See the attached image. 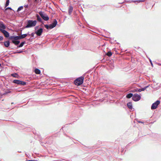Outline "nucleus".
Returning a JSON list of instances; mask_svg holds the SVG:
<instances>
[{
    "mask_svg": "<svg viewBox=\"0 0 161 161\" xmlns=\"http://www.w3.org/2000/svg\"><path fill=\"white\" fill-rule=\"evenodd\" d=\"M138 88H136V89H134L132 90H131V92H138Z\"/></svg>",
    "mask_w": 161,
    "mask_h": 161,
    "instance_id": "nucleus-30",
    "label": "nucleus"
},
{
    "mask_svg": "<svg viewBox=\"0 0 161 161\" xmlns=\"http://www.w3.org/2000/svg\"><path fill=\"white\" fill-rule=\"evenodd\" d=\"M23 52V51L22 50H21V51H18V50H17L16 51L14 52L13 53L14 54L20 53H21Z\"/></svg>",
    "mask_w": 161,
    "mask_h": 161,
    "instance_id": "nucleus-25",
    "label": "nucleus"
},
{
    "mask_svg": "<svg viewBox=\"0 0 161 161\" xmlns=\"http://www.w3.org/2000/svg\"><path fill=\"white\" fill-rule=\"evenodd\" d=\"M25 43V41H23L21 42V43L19 44V45H18L17 46V48H16V49H17L18 47H23L24 44Z\"/></svg>",
    "mask_w": 161,
    "mask_h": 161,
    "instance_id": "nucleus-17",
    "label": "nucleus"
},
{
    "mask_svg": "<svg viewBox=\"0 0 161 161\" xmlns=\"http://www.w3.org/2000/svg\"><path fill=\"white\" fill-rule=\"evenodd\" d=\"M160 103V101L159 100H157L155 102L152 104L151 107V109L152 110L156 109Z\"/></svg>",
    "mask_w": 161,
    "mask_h": 161,
    "instance_id": "nucleus-6",
    "label": "nucleus"
},
{
    "mask_svg": "<svg viewBox=\"0 0 161 161\" xmlns=\"http://www.w3.org/2000/svg\"><path fill=\"white\" fill-rule=\"evenodd\" d=\"M23 8V6H20L17 9V12H18L22 9Z\"/></svg>",
    "mask_w": 161,
    "mask_h": 161,
    "instance_id": "nucleus-23",
    "label": "nucleus"
},
{
    "mask_svg": "<svg viewBox=\"0 0 161 161\" xmlns=\"http://www.w3.org/2000/svg\"><path fill=\"white\" fill-rule=\"evenodd\" d=\"M11 92V91L9 90H8L7 91L5 92V93H4V94H7L8 93H10Z\"/></svg>",
    "mask_w": 161,
    "mask_h": 161,
    "instance_id": "nucleus-29",
    "label": "nucleus"
},
{
    "mask_svg": "<svg viewBox=\"0 0 161 161\" xmlns=\"http://www.w3.org/2000/svg\"><path fill=\"white\" fill-rule=\"evenodd\" d=\"M18 152L20 153H21V152H20V151H19V152Z\"/></svg>",
    "mask_w": 161,
    "mask_h": 161,
    "instance_id": "nucleus-47",
    "label": "nucleus"
},
{
    "mask_svg": "<svg viewBox=\"0 0 161 161\" xmlns=\"http://www.w3.org/2000/svg\"><path fill=\"white\" fill-rule=\"evenodd\" d=\"M37 21L33 20H27V24L25 26V28H29L35 26L36 25Z\"/></svg>",
    "mask_w": 161,
    "mask_h": 161,
    "instance_id": "nucleus-2",
    "label": "nucleus"
},
{
    "mask_svg": "<svg viewBox=\"0 0 161 161\" xmlns=\"http://www.w3.org/2000/svg\"><path fill=\"white\" fill-rule=\"evenodd\" d=\"M80 24H81L80 22H79L78 23V24H79V25H80Z\"/></svg>",
    "mask_w": 161,
    "mask_h": 161,
    "instance_id": "nucleus-43",
    "label": "nucleus"
},
{
    "mask_svg": "<svg viewBox=\"0 0 161 161\" xmlns=\"http://www.w3.org/2000/svg\"><path fill=\"white\" fill-rule=\"evenodd\" d=\"M10 36L9 37V40H10L11 41H12V42L13 43H14V42H16V40H17L16 39V38H12V37L13 36Z\"/></svg>",
    "mask_w": 161,
    "mask_h": 161,
    "instance_id": "nucleus-11",
    "label": "nucleus"
},
{
    "mask_svg": "<svg viewBox=\"0 0 161 161\" xmlns=\"http://www.w3.org/2000/svg\"><path fill=\"white\" fill-rule=\"evenodd\" d=\"M28 2H30L31 1V0H28Z\"/></svg>",
    "mask_w": 161,
    "mask_h": 161,
    "instance_id": "nucleus-42",
    "label": "nucleus"
},
{
    "mask_svg": "<svg viewBox=\"0 0 161 161\" xmlns=\"http://www.w3.org/2000/svg\"><path fill=\"white\" fill-rule=\"evenodd\" d=\"M141 99V96L136 93L134 94L132 97V99L135 102L139 101Z\"/></svg>",
    "mask_w": 161,
    "mask_h": 161,
    "instance_id": "nucleus-7",
    "label": "nucleus"
},
{
    "mask_svg": "<svg viewBox=\"0 0 161 161\" xmlns=\"http://www.w3.org/2000/svg\"><path fill=\"white\" fill-rule=\"evenodd\" d=\"M29 33V32H28L27 33H26V34H27V36L28 35L30 36V34H30Z\"/></svg>",
    "mask_w": 161,
    "mask_h": 161,
    "instance_id": "nucleus-40",
    "label": "nucleus"
},
{
    "mask_svg": "<svg viewBox=\"0 0 161 161\" xmlns=\"http://www.w3.org/2000/svg\"><path fill=\"white\" fill-rule=\"evenodd\" d=\"M35 33L32 32L31 34L30 35L32 37H34L35 34Z\"/></svg>",
    "mask_w": 161,
    "mask_h": 161,
    "instance_id": "nucleus-34",
    "label": "nucleus"
},
{
    "mask_svg": "<svg viewBox=\"0 0 161 161\" xmlns=\"http://www.w3.org/2000/svg\"><path fill=\"white\" fill-rule=\"evenodd\" d=\"M12 38H16V39L19 40L22 39L21 36H14Z\"/></svg>",
    "mask_w": 161,
    "mask_h": 161,
    "instance_id": "nucleus-18",
    "label": "nucleus"
},
{
    "mask_svg": "<svg viewBox=\"0 0 161 161\" xmlns=\"http://www.w3.org/2000/svg\"><path fill=\"white\" fill-rule=\"evenodd\" d=\"M1 66V64L0 63V67Z\"/></svg>",
    "mask_w": 161,
    "mask_h": 161,
    "instance_id": "nucleus-46",
    "label": "nucleus"
},
{
    "mask_svg": "<svg viewBox=\"0 0 161 161\" xmlns=\"http://www.w3.org/2000/svg\"><path fill=\"white\" fill-rule=\"evenodd\" d=\"M20 41L17 40L15 42H14V43H13L16 46H18L19 44L20 43Z\"/></svg>",
    "mask_w": 161,
    "mask_h": 161,
    "instance_id": "nucleus-22",
    "label": "nucleus"
},
{
    "mask_svg": "<svg viewBox=\"0 0 161 161\" xmlns=\"http://www.w3.org/2000/svg\"><path fill=\"white\" fill-rule=\"evenodd\" d=\"M127 107L130 109H132V103L131 102H129L127 104Z\"/></svg>",
    "mask_w": 161,
    "mask_h": 161,
    "instance_id": "nucleus-14",
    "label": "nucleus"
},
{
    "mask_svg": "<svg viewBox=\"0 0 161 161\" xmlns=\"http://www.w3.org/2000/svg\"><path fill=\"white\" fill-rule=\"evenodd\" d=\"M37 1V0H35V2H36Z\"/></svg>",
    "mask_w": 161,
    "mask_h": 161,
    "instance_id": "nucleus-45",
    "label": "nucleus"
},
{
    "mask_svg": "<svg viewBox=\"0 0 161 161\" xmlns=\"http://www.w3.org/2000/svg\"><path fill=\"white\" fill-rule=\"evenodd\" d=\"M73 10V7L72 6H69L68 10V13L69 15H70L71 14Z\"/></svg>",
    "mask_w": 161,
    "mask_h": 161,
    "instance_id": "nucleus-12",
    "label": "nucleus"
},
{
    "mask_svg": "<svg viewBox=\"0 0 161 161\" xmlns=\"http://www.w3.org/2000/svg\"><path fill=\"white\" fill-rule=\"evenodd\" d=\"M58 22L56 19H55L53 20V22L50 24V29H52L55 27L57 25Z\"/></svg>",
    "mask_w": 161,
    "mask_h": 161,
    "instance_id": "nucleus-9",
    "label": "nucleus"
},
{
    "mask_svg": "<svg viewBox=\"0 0 161 161\" xmlns=\"http://www.w3.org/2000/svg\"><path fill=\"white\" fill-rule=\"evenodd\" d=\"M106 55L108 57H110L112 55V53L110 51H109L106 53Z\"/></svg>",
    "mask_w": 161,
    "mask_h": 161,
    "instance_id": "nucleus-20",
    "label": "nucleus"
},
{
    "mask_svg": "<svg viewBox=\"0 0 161 161\" xmlns=\"http://www.w3.org/2000/svg\"><path fill=\"white\" fill-rule=\"evenodd\" d=\"M3 36H0V41H2L3 40Z\"/></svg>",
    "mask_w": 161,
    "mask_h": 161,
    "instance_id": "nucleus-35",
    "label": "nucleus"
},
{
    "mask_svg": "<svg viewBox=\"0 0 161 161\" xmlns=\"http://www.w3.org/2000/svg\"><path fill=\"white\" fill-rule=\"evenodd\" d=\"M9 0H6V3L5 4V8H6L7 7L9 4Z\"/></svg>",
    "mask_w": 161,
    "mask_h": 161,
    "instance_id": "nucleus-21",
    "label": "nucleus"
},
{
    "mask_svg": "<svg viewBox=\"0 0 161 161\" xmlns=\"http://www.w3.org/2000/svg\"><path fill=\"white\" fill-rule=\"evenodd\" d=\"M17 74L16 73H13L11 74V75L14 77H16V75H17Z\"/></svg>",
    "mask_w": 161,
    "mask_h": 161,
    "instance_id": "nucleus-28",
    "label": "nucleus"
},
{
    "mask_svg": "<svg viewBox=\"0 0 161 161\" xmlns=\"http://www.w3.org/2000/svg\"><path fill=\"white\" fill-rule=\"evenodd\" d=\"M43 32V29L42 28H40L38 29L37 30H36L35 31V33L38 36H41Z\"/></svg>",
    "mask_w": 161,
    "mask_h": 161,
    "instance_id": "nucleus-8",
    "label": "nucleus"
},
{
    "mask_svg": "<svg viewBox=\"0 0 161 161\" xmlns=\"http://www.w3.org/2000/svg\"><path fill=\"white\" fill-rule=\"evenodd\" d=\"M21 37L22 39L24 38H25L27 36V34H21Z\"/></svg>",
    "mask_w": 161,
    "mask_h": 161,
    "instance_id": "nucleus-24",
    "label": "nucleus"
},
{
    "mask_svg": "<svg viewBox=\"0 0 161 161\" xmlns=\"http://www.w3.org/2000/svg\"><path fill=\"white\" fill-rule=\"evenodd\" d=\"M39 27V25L35 27V31H36V30H37L38 29V28Z\"/></svg>",
    "mask_w": 161,
    "mask_h": 161,
    "instance_id": "nucleus-33",
    "label": "nucleus"
},
{
    "mask_svg": "<svg viewBox=\"0 0 161 161\" xmlns=\"http://www.w3.org/2000/svg\"><path fill=\"white\" fill-rule=\"evenodd\" d=\"M137 122L138 123H143V122L142 121H137Z\"/></svg>",
    "mask_w": 161,
    "mask_h": 161,
    "instance_id": "nucleus-39",
    "label": "nucleus"
},
{
    "mask_svg": "<svg viewBox=\"0 0 161 161\" xmlns=\"http://www.w3.org/2000/svg\"><path fill=\"white\" fill-rule=\"evenodd\" d=\"M150 85H148V86H145V87H144V88H145V90L147 88H148V87H149V86H150Z\"/></svg>",
    "mask_w": 161,
    "mask_h": 161,
    "instance_id": "nucleus-37",
    "label": "nucleus"
},
{
    "mask_svg": "<svg viewBox=\"0 0 161 161\" xmlns=\"http://www.w3.org/2000/svg\"><path fill=\"white\" fill-rule=\"evenodd\" d=\"M133 96V93H130L127 94V95H126V97L127 98L129 99L131 98V97H132Z\"/></svg>",
    "mask_w": 161,
    "mask_h": 161,
    "instance_id": "nucleus-15",
    "label": "nucleus"
},
{
    "mask_svg": "<svg viewBox=\"0 0 161 161\" xmlns=\"http://www.w3.org/2000/svg\"><path fill=\"white\" fill-rule=\"evenodd\" d=\"M39 14L41 17L45 21H47L49 19L48 16L44 12L40 11L39 12Z\"/></svg>",
    "mask_w": 161,
    "mask_h": 161,
    "instance_id": "nucleus-4",
    "label": "nucleus"
},
{
    "mask_svg": "<svg viewBox=\"0 0 161 161\" xmlns=\"http://www.w3.org/2000/svg\"><path fill=\"white\" fill-rule=\"evenodd\" d=\"M13 82L14 83L19 85L21 86H25L26 84V82L24 81H22L20 80H13Z\"/></svg>",
    "mask_w": 161,
    "mask_h": 161,
    "instance_id": "nucleus-5",
    "label": "nucleus"
},
{
    "mask_svg": "<svg viewBox=\"0 0 161 161\" xmlns=\"http://www.w3.org/2000/svg\"><path fill=\"white\" fill-rule=\"evenodd\" d=\"M13 103H12V104H13Z\"/></svg>",
    "mask_w": 161,
    "mask_h": 161,
    "instance_id": "nucleus-49",
    "label": "nucleus"
},
{
    "mask_svg": "<svg viewBox=\"0 0 161 161\" xmlns=\"http://www.w3.org/2000/svg\"><path fill=\"white\" fill-rule=\"evenodd\" d=\"M145 90V88L144 87L142 88L138 89V92H141L142 91H144Z\"/></svg>",
    "mask_w": 161,
    "mask_h": 161,
    "instance_id": "nucleus-27",
    "label": "nucleus"
},
{
    "mask_svg": "<svg viewBox=\"0 0 161 161\" xmlns=\"http://www.w3.org/2000/svg\"><path fill=\"white\" fill-rule=\"evenodd\" d=\"M44 26L47 29H50V25H49L47 24L44 25Z\"/></svg>",
    "mask_w": 161,
    "mask_h": 161,
    "instance_id": "nucleus-26",
    "label": "nucleus"
},
{
    "mask_svg": "<svg viewBox=\"0 0 161 161\" xmlns=\"http://www.w3.org/2000/svg\"><path fill=\"white\" fill-rule=\"evenodd\" d=\"M3 43L6 47H8L10 46V42L9 41H5L3 42Z\"/></svg>",
    "mask_w": 161,
    "mask_h": 161,
    "instance_id": "nucleus-13",
    "label": "nucleus"
},
{
    "mask_svg": "<svg viewBox=\"0 0 161 161\" xmlns=\"http://www.w3.org/2000/svg\"><path fill=\"white\" fill-rule=\"evenodd\" d=\"M6 29V26L2 21H0V31L7 38L9 37V33L5 29Z\"/></svg>",
    "mask_w": 161,
    "mask_h": 161,
    "instance_id": "nucleus-1",
    "label": "nucleus"
},
{
    "mask_svg": "<svg viewBox=\"0 0 161 161\" xmlns=\"http://www.w3.org/2000/svg\"><path fill=\"white\" fill-rule=\"evenodd\" d=\"M84 77L83 76H80L75 80V84L78 86H80L83 83Z\"/></svg>",
    "mask_w": 161,
    "mask_h": 161,
    "instance_id": "nucleus-3",
    "label": "nucleus"
},
{
    "mask_svg": "<svg viewBox=\"0 0 161 161\" xmlns=\"http://www.w3.org/2000/svg\"><path fill=\"white\" fill-rule=\"evenodd\" d=\"M32 39V38H31V37L30 38H29V39H28V40L29 41H31V39Z\"/></svg>",
    "mask_w": 161,
    "mask_h": 161,
    "instance_id": "nucleus-41",
    "label": "nucleus"
},
{
    "mask_svg": "<svg viewBox=\"0 0 161 161\" xmlns=\"http://www.w3.org/2000/svg\"><path fill=\"white\" fill-rule=\"evenodd\" d=\"M8 9L12 10V8L11 7H7L6 8V9L4 10V12H5Z\"/></svg>",
    "mask_w": 161,
    "mask_h": 161,
    "instance_id": "nucleus-31",
    "label": "nucleus"
},
{
    "mask_svg": "<svg viewBox=\"0 0 161 161\" xmlns=\"http://www.w3.org/2000/svg\"><path fill=\"white\" fill-rule=\"evenodd\" d=\"M29 5L28 4H26L24 6V7H25V8H28V7Z\"/></svg>",
    "mask_w": 161,
    "mask_h": 161,
    "instance_id": "nucleus-38",
    "label": "nucleus"
},
{
    "mask_svg": "<svg viewBox=\"0 0 161 161\" xmlns=\"http://www.w3.org/2000/svg\"><path fill=\"white\" fill-rule=\"evenodd\" d=\"M80 24H81L80 22H79L78 23V24H79V25H80Z\"/></svg>",
    "mask_w": 161,
    "mask_h": 161,
    "instance_id": "nucleus-44",
    "label": "nucleus"
},
{
    "mask_svg": "<svg viewBox=\"0 0 161 161\" xmlns=\"http://www.w3.org/2000/svg\"><path fill=\"white\" fill-rule=\"evenodd\" d=\"M145 0H135V1H132V2H134V3L137 2L138 3H140V2H145Z\"/></svg>",
    "mask_w": 161,
    "mask_h": 161,
    "instance_id": "nucleus-19",
    "label": "nucleus"
},
{
    "mask_svg": "<svg viewBox=\"0 0 161 161\" xmlns=\"http://www.w3.org/2000/svg\"><path fill=\"white\" fill-rule=\"evenodd\" d=\"M25 161H37V160H26Z\"/></svg>",
    "mask_w": 161,
    "mask_h": 161,
    "instance_id": "nucleus-36",
    "label": "nucleus"
},
{
    "mask_svg": "<svg viewBox=\"0 0 161 161\" xmlns=\"http://www.w3.org/2000/svg\"><path fill=\"white\" fill-rule=\"evenodd\" d=\"M124 3V2L121 3H120L122 4V3Z\"/></svg>",
    "mask_w": 161,
    "mask_h": 161,
    "instance_id": "nucleus-48",
    "label": "nucleus"
},
{
    "mask_svg": "<svg viewBox=\"0 0 161 161\" xmlns=\"http://www.w3.org/2000/svg\"><path fill=\"white\" fill-rule=\"evenodd\" d=\"M34 72L36 74H40L41 73L40 70L37 68L35 69Z\"/></svg>",
    "mask_w": 161,
    "mask_h": 161,
    "instance_id": "nucleus-16",
    "label": "nucleus"
},
{
    "mask_svg": "<svg viewBox=\"0 0 161 161\" xmlns=\"http://www.w3.org/2000/svg\"><path fill=\"white\" fill-rule=\"evenodd\" d=\"M149 61L150 62V63L151 65V66L153 67V63H152V60H151V59H149Z\"/></svg>",
    "mask_w": 161,
    "mask_h": 161,
    "instance_id": "nucleus-32",
    "label": "nucleus"
},
{
    "mask_svg": "<svg viewBox=\"0 0 161 161\" xmlns=\"http://www.w3.org/2000/svg\"><path fill=\"white\" fill-rule=\"evenodd\" d=\"M36 17L37 21L38 22H41L42 23V24H44V22L41 17V16H40V15H39L38 14H36Z\"/></svg>",
    "mask_w": 161,
    "mask_h": 161,
    "instance_id": "nucleus-10",
    "label": "nucleus"
}]
</instances>
